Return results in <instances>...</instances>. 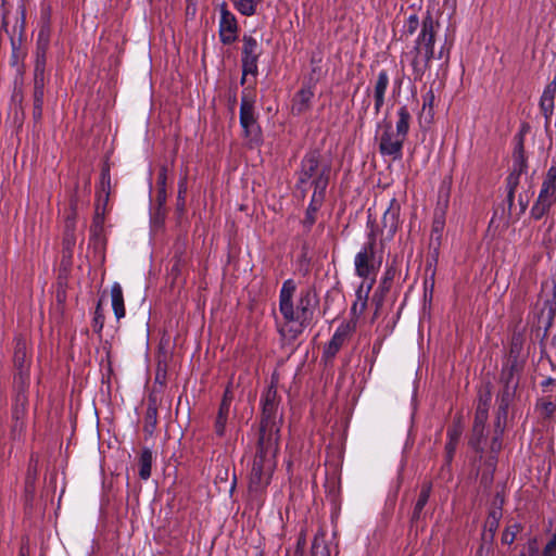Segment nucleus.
<instances>
[{"mask_svg":"<svg viewBox=\"0 0 556 556\" xmlns=\"http://www.w3.org/2000/svg\"><path fill=\"white\" fill-rule=\"evenodd\" d=\"M296 291V285L292 279H288L282 283L279 294V311L286 321L296 323L298 328L292 330V338H296L305 327H307L314 316L317 306L316 294L313 290H302L296 305L293 304V295Z\"/></svg>","mask_w":556,"mask_h":556,"instance_id":"nucleus-1","label":"nucleus"},{"mask_svg":"<svg viewBox=\"0 0 556 556\" xmlns=\"http://www.w3.org/2000/svg\"><path fill=\"white\" fill-rule=\"evenodd\" d=\"M278 444L279 437L260 434L257 452L250 472V491L258 493L269 484L277 464Z\"/></svg>","mask_w":556,"mask_h":556,"instance_id":"nucleus-2","label":"nucleus"},{"mask_svg":"<svg viewBox=\"0 0 556 556\" xmlns=\"http://www.w3.org/2000/svg\"><path fill=\"white\" fill-rule=\"evenodd\" d=\"M331 174V165L323 159L317 150L306 153L301 161V167L298 172V187L306 191L309 184L314 187V192L326 193Z\"/></svg>","mask_w":556,"mask_h":556,"instance_id":"nucleus-3","label":"nucleus"},{"mask_svg":"<svg viewBox=\"0 0 556 556\" xmlns=\"http://www.w3.org/2000/svg\"><path fill=\"white\" fill-rule=\"evenodd\" d=\"M439 24L430 13L422 20L421 30L416 39L415 56L412 61L415 80L421 79L430 67V61L434 58L433 45Z\"/></svg>","mask_w":556,"mask_h":556,"instance_id":"nucleus-4","label":"nucleus"},{"mask_svg":"<svg viewBox=\"0 0 556 556\" xmlns=\"http://www.w3.org/2000/svg\"><path fill=\"white\" fill-rule=\"evenodd\" d=\"M382 260V247L378 248L377 231L372 225L367 235V241L354 257L355 274L363 279H371L372 283L381 267Z\"/></svg>","mask_w":556,"mask_h":556,"instance_id":"nucleus-5","label":"nucleus"},{"mask_svg":"<svg viewBox=\"0 0 556 556\" xmlns=\"http://www.w3.org/2000/svg\"><path fill=\"white\" fill-rule=\"evenodd\" d=\"M278 393L274 386H269L262 395V419L260 434L279 437L281 419L277 416Z\"/></svg>","mask_w":556,"mask_h":556,"instance_id":"nucleus-6","label":"nucleus"},{"mask_svg":"<svg viewBox=\"0 0 556 556\" xmlns=\"http://www.w3.org/2000/svg\"><path fill=\"white\" fill-rule=\"evenodd\" d=\"M376 138L381 155L390 156L393 161L402 159L405 138L397 136L391 123L379 124Z\"/></svg>","mask_w":556,"mask_h":556,"instance_id":"nucleus-7","label":"nucleus"},{"mask_svg":"<svg viewBox=\"0 0 556 556\" xmlns=\"http://www.w3.org/2000/svg\"><path fill=\"white\" fill-rule=\"evenodd\" d=\"M242 72L241 84H244L245 76L257 74V62L261 55V48L257 40L251 35H244L242 38Z\"/></svg>","mask_w":556,"mask_h":556,"instance_id":"nucleus-8","label":"nucleus"},{"mask_svg":"<svg viewBox=\"0 0 556 556\" xmlns=\"http://www.w3.org/2000/svg\"><path fill=\"white\" fill-rule=\"evenodd\" d=\"M14 366L16 368V375L14 377V387L28 388L29 383V364L30 361L27 354V343L25 340L17 339L14 350Z\"/></svg>","mask_w":556,"mask_h":556,"instance_id":"nucleus-9","label":"nucleus"},{"mask_svg":"<svg viewBox=\"0 0 556 556\" xmlns=\"http://www.w3.org/2000/svg\"><path fill=\"white\" fill-rule=\"evenodd\" d=\"M526 130L527 126H523L520 132L516 136V146L514 149V170L507 177V188L511 191H516L520 175L527 168V159L523 144V136Z\"/></svg>","mask_w":556,"mask_h":556,"instance_id":"nucleus-10","label":"nucleus"},{"mask_svg":"<svg viewBox=\"0 0 556 556\" xmlns=\"http://www.w3.org/2000/svg\"><path fill=\"white\" fill-rule=\"evenodd\" d=\"M14 388H15L16 394H15L13 407H12V417H13V421H14L12 431L14 434L20 435L23 432V430L25 429L24 419H25V416L27 413V404H28V400H27V395H26L27 388H17V387H14Z\"/></svg>","mask_w":556,"mask_h":556,"instance_id":"nucleus-11","label":"nucleus"},{"mask_svg":"<svg viewBox=\"0 0 556 556\" xmlns=\"http://www.w3.org/2000/svg\"><path fill=\"white\" fill-rule=\"evenodd\" d=\"M238 24L236 16L224 3L220 8L219 37L225 45H230L237 39Z\"/></svg>","mask_w":556,"mask_h":556,"instance_id":"nucleus-12","label":"nucleus"},{"mask_svg":"<svg viewBox=\"0 0 556 556\" xmlns=\"http://www.w3.org/2000/svg\"><path fill=\"white\" fill-rule=\"evenodd\" d=\"M254 101L247 94L242 96L240 105V124L245 136H253L257 132L256 119L254 117Z\"/></svg>","mask_w":556,"mask_h":556,"instance_id":"nucleus-13","label":"nucleus"},{"mask_svg":"<svg viewBox=\"0 0 556 556\" xmlns=\"http://www.w3.org/2000/svg\"><path fill=\"white\" fill-rule=\"evenodd\" d=\"M401 206L396 199H391L382 216V230L387 239H392L399 228Z\"/></svg>","mask_w":556,"mask_h":556,"instance_id":"nucleus-14","label":"nucleus"},{"mask_svg":"<svg viewBox=\"0 0 556 556\" xmlns=\"http://www.w3.org/2000/svg\"><path fill=\"white\" fill-rule=\"evenodd\" d=\"M49 46V33L46 28H42L37 38L36 48V64H35V77H40V81L43 80L45 65H46V52Z\"/></svg>","mask_w":556,"mask_h":556,"instance_id":"nucleus-15","label":"nucleus"},{"mask_svg":"<svg viewBox=\"0 0 556 556\" xmlns=\"http://www.w3.org/2000/svg\"><path fill=\"white\" fill-rule=\"evenodd\" d=\"M350 333L349 325H340L329 343L324 349V357L327 359H331L336 356V354L340 351L344 342L346 341Z\"/></svg>","mask_w":556,"mask_h":556,"instance_id":"nucleus-16","label":"nucleus"},{"mask_svg":"<svg viewBox=\"0 0 556 556\" xmlns=\"http://www.w3.org/2000/svg\"><path fill=\"white\" fill-rule=\"evenodd\" d=\"M390 79L387 71L382 70L378 73L372 87V96L375 100V114L378 115L384 104L386 91Z\"/></svg>","mask_w":556,"mask_h":556,"instance_id":"nucleus-17","label":"nucleus"},{"mask_svg":"<svg viewBox=\"0 0 556 556\" xmlns=\"http://www.w3.org/2000/svg\"><path fill=\"white\" fill-rule=\"evenodd\" d=\"M522 370V365L517 357H510L507 364L503 367L501 372V382L503 386H519V377Z\"/></svg>","mask_w":556,"mask_h":556,"instance_id":"nucleus-18","label":"nucleus"},{"mask_svg":"<svg viewBox=\"0 0 556 556\" xmlns=\"http://www.w3.org/2000/svg\"><path fill=\"white\" fill-rule=\"evenodd\" d=\"M231 397L232 395L230 394V391L226 390L215 420V432L218 437H223L225 434V428L229 415Z\"/></svg>","mask_w":556,"mask_h":556,"instance_id":"nucleus-19","label":"nucleus"},{"mask_svg":"<svg viewBox=\"0 0 556 556\" xmlns=\"http://www.w3.org/2000/svg\"><path fill=\"white\" fill-rule=\"evenodd\" d=\"M313 97L314 91L311 87L299 90L293 98L292 113L295 115L305 113L311 108Z\"/></svg>","mask_w":556,"mask_h":556,"instance_id":"nucleus-20","label":"nucleus"},{"mask_svg":"<svg viewBox=\"0 0 556 556\" xmlns=\"http://www.w3.org/2000/svg\"><path fill=\"white\" fill-rule=\"evenodd\" d=\"M517 389L518 388L515 386H503L502 391L497 395L498 419L501 417L506 418L509 405L516 396Z\"/></svg>","mask_w":556,"mask_h":556,"instance_id":"nucleus-21","label":"nucleus"},{"mask_svg":"<svg viewBox=\"0 0 556 556\" xmlns=\"http://www.w3.org/2000/svg\"><path fill=\"white\" fill-rule=\"evenodd\" d=\"M77 238L74 230V220L68 219L66 222L65 231L63 236V258L71 261L73 257L74 247L76 244Z\"/></svg>","mask_w":556,"mask_h":556,"instance_id":"nucleus-22","label":"nucleus"},{"mask_svg":"<svg viewBox=\"0 0 556 556\" xmlns=\"http://www.w3.org/2000/svg\"><path fill=\"white\" fill-rule=\"evenodd\" d=\"M111 299L114 315L117 320L125 316V305L122 286L118 282H114L111 288Z\"/></svg>","mask_w":556,"mask_h":556,"instance_id":"nucleus-23","label":"nucleus"},{"mask_svg":"<svg viewBox=\"0 0 556 556\" xmlns=\"http://www.w3.org/2000/svg\"><path fill=\"white\" fill-rule=\"evenodd\" d=\"M324 199H325V193L313 192L309 205L306 210V216L304 218V225L306 227H312L313 224L315 223V220H316L315 214L320 208V206L324 202Z\"/></svg>","mask_w":556,"mask_h":556,"instance_id":"nucleus-24","label":"nucleus"},{"mask_svg":"<svg viewBox=\"0 0 556 556\" xmlns=\"http://www.w3.org/2000/svg\"><path fill=\"white\" fill-rule=\"evenodd\" d=\"M372 283L370 282L366 289L365 285L362 283L356 291V301L352 305V312L354 314H363L367 307L368 293L371 289Z\"/></svg>","mask_w":556,"mask_h":556,"instance_id":"nucleus-25","label":"nucleus"},{"mask_svg":"<svg viewBox=\"0 0 556 556\" xmlns=\"http://www.w3.org/2000/svg\"><path fill=\"white\" fill-rule=\"evenodd\" d=\"M491 401V393L488 392L484 399H480V403L477 406L473 427H483L488 420L489 405Z\"/></svg>","mask_w":556,"mask_h":556,"instance_id":"nucleus-26","label":"nucleus"},{"mask_svg":"<svg viewBox=\"0 0 556 556\" xmlns=\"http://www.w3.org/2000/svg\"><path fill=\"white\" fill-rule=\"evenodd\" d=\"M399 119L396 122L395 132H397V136L400 138L407 137L408 130H409V123H410V114L406 106H401L397 111Z\"/></svg>","mask_w":556,"mask_h":556,"instance_id":"nucleus-27","label":"nucleus"},{"mask_svg":"<svg viewBox=\"0 0 556 556\" xmlns=\"http://www.w3.org/2000/svg\"><path fill=\"white\" fill-rule=\"evenodd\" d=\"M430 493H431V484L430 483L424 484L420 490L418 500L415 504L414 510H413L412 521H417L420 519L421 511L429 501Z\"/></svg>","mask_w":556,"mask_h":556,"instance_id":"nucleus-28","label":"nucleus"},{"mask_svg":"<svg viewBox=\"0 0 556 556\" xmlns=\"http://www.w3.org/2000/svg\"><path fill=\"white\" fill-rule=\"evenodd\" d=\"M152 452L148 448L143 450L139 457V476L143 480H148L151 476Z\"/></svg>","mask_w":556,"mask_h":556,"instance_id":"nucleus-29","label":"nucleus"},{"mask_svg":"<svg viewBox=\"0 0 556 556\" xmlns=\"http://www.w3.org/2000/svg\"><path fill=\"white\" fill-rule=\"evenodd\" d=\"M235 8L245 16H252L256 13L257 5L262 0H232Z\"/></svg>","mask_w":556,"mask_h":556,"instance_id":"nucleus-30","label":"nucleus"},{"mask_svg":"<svg viewBox=\"0 0 556 556\" xmlns=\"http://www.w3.org/2000/svg\"><path fill=\"white\" fill-rule=\"evenodd\" d=\"M312 556H330V551L323 538L316 536L312 544Z\"/></svg>","mask_w":556,"mask_h":556,"instance_id":"nucleus-31","label":"nucleus"},{"mask_svg":"<svg viewBox=\"0 0 556 556\" xmlns=\"http://www.w3.org/2000/svg\"><path fill=\"white\" fill-rule=\"evenodd\" d=\"M419 26V20L418 16L415 14H412L407 17L403 25V34L408 37L412 36Z\"/></svg>","mask_w":556,"mask_h":556,"instance_id":"nucleus-32","label":"nucleus"},{"mask_svg":"<svg viewBox=\"0 0 556 556\" xmlns=\"http://www.w3.org/2000/svg\"><path fill=\"white\" fill-rule=\"evenodd\" d=\"M538 199L556 202V186L543 185Z\"/></svg>","mask_w":556,"mask_h":556,"instance_id":"nucleus-33","label":"nucleus"},{"mask_svg":"<svg viewBox=\"0 0 556 556\" xmlns=\"http://www.w3.org/2000/svg\"><path fill=\"white\" fill-rule=\"evenodd\" d=\"M540 108H541V111H542L544 117L546 118V122L548 123L553 115L554 101L541 98Z\"/></svg>","mask_w":556,"mask_h":556,"instance_id":"nucleus-34","label":"nucleus"},{"mask_svg":"<svg viewBox=\"0 0 556 556\" xmlns=\"http://www.w3.org/2000/svg\"><path fill=\"white\" fill-rule=\"evenodd\" d=\"M34 104L43 105V81H40V77H35Z\"/></svg>","mask_w":556,"mask_h":556,"instance_id":"nucleus-35","label":"nucleus"},{"mask_svg":"<svg viewBox=\"0 0 556 556\" xmlns=\"http://www.w3.org/2000/svg\"><path fill=\"white\" fill-rule=\"evenodd\" d=\"M166 180H167V168L165 166H162L159 172L157 181H156L160 197L165 195Z\"/></svg>","mask_w":556,"mask_h":556,"instance_id":"nucleus-36","label":"nucleus"},{"mask_svg":"<svg viewBox=\"0 0 556 556\" xmlns=\"http://www.w3.org/2000/svg\"><path fill=\"white\" fill-rule=\"evenodd\" d=\"M483 431H484V428L483 427H472V437H471V440H470V444L472 447H475L476 450L479 448V445H480V442L483 438Z\"/></svg>","mask_w":556,"mask_h":556,"instance_id":"nucleus-37","label":"nucleus"},{"mask_svg":"<svg viewBox=\"0 0 556 556\" xmlns=\"http://www.w3.org/2000/svg\"><path fill=\"white\" fill-rule=\"evenodd\" d=\"M444 223L443 220L435 218L432 224V231H431V238L439 240L441 237V232L443 230Z\"/></svg>","mask_w":556,"mask_h":556,"instance_id":"nucleus-38","label":"nucleus"},{"mask_svg":"<svg viewBox=\"0 0 556 556\" xmlns=\"http://www.w3.org/2000/svg\"><path fill=\"white\" fill-rule=\"evenodd\" d=\"M555 92H556V78L554 77V79L544 89L543 94H542L541 98L554 101Z\"/></svg>","mask_w":556,"mask_h":556,"instance_id":"nucleus-39","label":"nucleus"},{"mask_svg":"<svg viewBox=\"0 0 556 556\" xmlns=\"http://www.w3.org/2000/svg\"><path fill=\"white\" fill-rule=\"evenodd\" d=\"M104 325V316L100 312V306L97 307L93 318V328L94 331L100 332Z\"/></svg>","mask_w":556,"mask_h":556,"instance_id":"nucleus-40","label":"nucleus"},{"mask_svg":"<svg viewBox=\"0 0 556 556\" xmlns=\"http://www.w3.org/2000/svg\"><path fill=\"white\" fill-rule=\"evenodd\" d=\"M543 185L556 186V166L552 165L543 180Z\"/></svg>","mask_w":556,"mask_h":556,"instance_id":"nucleus-41","label":"nucleus"},{"mask_svg":"<svg viewBox=\"0 0 556 556\" xmlns=\"http://www.w3.org/2000/svg\"><path fill=\"white\" fill-rule=\"evenodd\" d=\"M546 213H547V211H545V208H543L541 206V204H539L536 201L533 204L531 212H530L531 217L534 218L535 220L541 219Z\"/></svg>","mask_w":556,"mask_h":556,"instance_id":"nucleus-42","label":"nucleus"},{"mask_svg":"<svg viewBox=\"0 0 556 556\" xmlns=\"http://www.w3.org/2000/svg\"><path fill=\"white\" fill-rule=\"evenodd\" d=\"M106 187L110 188V175L108 172H104L102 174V191L99 194V199H101L102 193L104 194V200L106 201L109 198V191L106 190Z\"/></svg>","mask_w":556,"mask_h":556,"instance_id":"nucleus-43","label":"nucleus"},{"mask_svg":"<svg viewBox=\"0 0 556 556\" xmlns=\"http://www.w3.org/2000/svg\"><path fill=\"white\" fill-rule=\"evenodd\" d=\"M457 442L455 441H447L445 444V453H446V463L447 465L452 462L453 455L456 450Z\"/></svg>","mask_w":556,"mask_h":556,"instance_id":"nucleus-44","label":"nucleus"},{"mask_svg":"<svg viewBox=\"0 0 556 556\" xmlns=\"http://www.w3.org/2000/svg\"><path fill=\"white\" fill-rule=\"evenodd\" d=\"M515 530L507 529L502 535V542L505 544H511L515 541L517 527H514Z\"/></svg>","mask_w":556,"mask_h":556,"instance_id":"nucleus-45","label":"nucleus"},{"mask_svg":"<svg viewBox=\"0 0 556 556\" xmlns=\"http://www.w3.org/2000/svg\"><path fill=\"white\" fill-rule=\"evenodd\" d=\"M543 556H556V536L546 544L543 551Z\"/></svg>","mask_w":556,"mask_h":556,"instance_id":"nucleus-46","label":"nucleus"},{"mask_svg":"<svg viewBox=\"0 0 556 556\" xmlns=\"http://www.w3.org/2000/svg\"><path fill=\"white\" fill-rule=\"evenodd\" d=\"M460 434H462V430L460 428L458 427H454V428H451L448 429L447 431V438L450 441H455L458 443V440L460 438Z\"/></svg>","mask_w":556,"mask_h":556,"instance_id":"nucleus-47","label":"nucleus"},{"mask_svg":"<svg viewBox=\"0 0 556 556\" xmlns=\"http://www.w3.org/2000/svg\"><path fill=\"white\" fill-rule=\"evenodd\" d=\"M433 101H434V93L433 91H428L425 96H424V102H422V108L424 110L426 108H429L431 109L432 105H433Z\"/></svg>","mask_w":556,"mask_h":556,"instance_id":"nucleus-48","label":"nucleus"},{"mask_svg":"<svg viewBox=\"0 0 556 556\" xmlns=\"http://www.w3.org/2000/svg\"><path fill=\"white\" fill-rule=\"evenodd\" d=\"M186 192H187V178H186V177H184V178L179 181V186H178V199L184 201Z\"/></svg>","mask_w":556,"mask_h":556,"instance_id":"nucleus-49","label":"nucleus"},{"mask_svg":"<svg viewBox=\"0 0 556 556\" xmlns=\"http://www.w3.org/2000/svg\"><path fill=\"white\" fill-rule=\"evenodd\" d=\"M518 202L520 206V212L525 213L529 204V195H526L525 198L520 195Z\"/></svg>","mask_w":556,"mask_h":556,"instance_id":"nucleus-50","label":"nucleus"},{"mask_svg":"<svg viewBox=\"0 0 556 556\" xmlns=\"http://www.w3.org/2000/svg\"><path fill=\"white\" fill-rule=\"evenodd\" d=\"M42 115V104H34V117L39 119Z\"/></svg>","mask_w":556,"mask_h":556,"instance_id":"nucleus-51","label":"nucleus"},{"mask_svg":"<svg viewBox=\"0 0 556 556\" xmlns=\"http://www.w3.org/2000/svg\"><path fill=\"white\" fill-rule=\"evenodd\" d=\"M536 202L539 204H541V206L543 208H545V211L548 212V210L551 208V206L554 204V202H549V201H546V200H541V199H538Z\"/></svg>","mask_w":556,"mask_h":556,"instance_id":"nucleus-52","label":"nucleus"},{"mask_svg":"<svg viewBox=\"0 0 556 556\" xmlns=\"http://www.w3.org/2000/svg\"><path fill=\"white\" fill-rule=\"evenodd\" d=\"M438 59H448V49L445 52V47H442L437 55Z\"/></svg>","mask_w":556,"mask_h":556,"instance_id":"nucleus-53","label":"nucleus"},{"mask_svg":"<svg viewBox=\"0 0 556 556\" xmlns=\"http://www.w3.org/2000/svg\"><path fill=\"white\" fill-rule=\"evenodd\" d=\"M514 198H515V191L508 190V192H507V202H508L509 207L514 203Z\"/></svg>","mask_w":556,"mask_h":556,"instance_id":"nucleus-54","label":"nucleus"},{"mask_svg":"<svg viewBox=\"0 0 556 556\" xmlns=\"http://www.w3.org/2000/svg\"><path fill=\"white\" fill-rule=\"evenodd\" d=\"M501 447V444L498 443L497 441V438H494L493 441H492V444H491V450L493 452H497Z\"/></svg>","mask_w":556,"mask_h":556,"instance_id":"nucleus-55","label":"nucleus"},{"mask_svg":"<svg viewBox=\"0 0 556 556\" xmlns=\"http://www.w3.org/2000/svg\"><path fill=\"white\" fill-rule=\"evenodd\" d=\"M256 556H263V554L262 553H257Z\"/></svg>","mask_w":556,"mask_h":556,"instance_id":"nucleus-56","label":"nucleus"}]
</instances>
